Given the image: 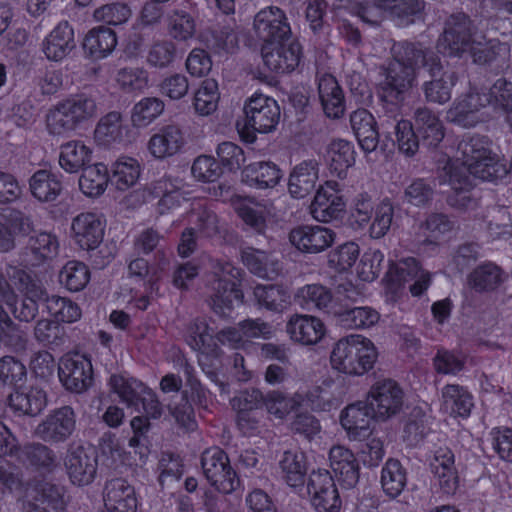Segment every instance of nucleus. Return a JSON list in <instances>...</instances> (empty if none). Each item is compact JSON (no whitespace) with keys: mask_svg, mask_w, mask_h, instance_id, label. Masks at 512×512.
Returning <instances> with one entry per match:
<instances>
[{"mask_svg":"<svg viewBox=\"0 0 512 512\" xmlns=\"http://www.w3.org/2000/svg\"><path fill=\"white\" fill-rule=\"evenodd\" d=\"M455 159L450 160L443 168L444 181L455 191L449 198L452 206L467 208L470 197L468 189L472 186L471 176L484 181H497L507 174L512 177V156L509 168L500 155L493 153L491 142L486 137L475 136L459 145Z\"/></svg>","mask_w":512,"mask_h":512,"instance_id":"1","label":"nucleus"},{"mask_svg":"<svg viewBox=\"0 0 512 512\" xmlns=\"http://www.w3.org/2000/svg\"><path fill=\"white\" fill-rule=\"evenodd\" d=\"M503 116L512 128V82L498 79L487 93L471 89L459 96L446 113L448 121L469 128Z\"/></svg>","mask_w":512,"mask_h":512,"instance_id":"2","label":"nucleus"},{"mask_svg":"<svg viewBox=\"0 0 512 512\" xmlns=\"http://www.w3.org/2000/svg\"><path fill=\"white\" fill-rule=\"evenodd\" d=\"M393 53L394 60L380 73L378 87L383 102L398 106L404 101L413 86L414 64L417 65L421 59L423 65L429 67L433 76L438 64L435 59L428 57L422 50H418L410 44L394 45Z\"/></svg>","mask_w":512,"mask_h":512,"instance_id":"3","label":"nucleus"},{"mask_svg":"<svg viewBox=\"0 0 512 512\" xmlns=\"http://www.w3.org/2000/svg\"><path fill=\"white\" fill-rule=\"evenodd\" d=\"M133 436L128 441V449L115 434L105 435L100 444L101 455L110 468L120 473L143 467L148 461L150 449L142 443L149 429L145 417L136 416L130 422Z\"/></svg>","mask_w":512,"mask_h":512,"instance_id":"4","label":"nucleus"},{"mask_svg":"<svg viewBox=\"0 0 512 512\" xmlns=\"http://www.w3.org/2000/svg\"><path fill=\"white\" fill-rule=\"evenodd\" d=\"M242 113V118L237 122V131L240 138L249 144L257 140L258 134L274 132L281 115L278 102L259 91L245 99Z\"/></svg>","mask_w":512,"mask_h":512,"instance_id":"5","label":"nucleus"},{"mask_svg":"<svg viewBox=\"0 0 512 512\" xmlns=\"http://www.w3.org/2000/svg\"><path fill=\"white\" fill-rule=\"evenodd\" d=\"M378 358V349L369 338L355 334L339 340L332 349L333 370L350 376H361L371 370Z\"/></svg>","mask_w":512,"mask_h":512,"instance_id":"6","label":"nucleus"},{"mask_svg":"<svg viewBox=\"0 0 512 512\" xmlns=\"http://www.w3.org/2000/svg\"><path fill=\"white\" fill-rule=\"evenodd\" d=\"M438 51L445 56H470L475 63H486L501 52L505 53L507 47L498 45L493 41L486 42L481 35H472L464 25L447 29L439 39Z\"/></svg>","mask_w":512,"mask_h":512,"instance_id":"7","label":"nucleus"},{"mask_svg":"<svg viewBox=\"0 0 512 512\" xmlns=\"http://www.w3.org/2000/svg\"><path fill=\"white\" fill-rule=\"evenodd\" d=\"M109 385L127 407L141 411V406L147 416L153 419L161 415V407L155 394L142 382L126 374H115L111 376Z\"/></svg>","mask_w":512,"mask_h":512,"instance_id":"8","label":"nucleus"},{"mask_svg":"<svg viewBox=\"0 0 512 512\" xmlns=\"http://www.w3.org/2000/svg\"><path fill=\"white\" fill-rule=\"evenodd\" d=\"M408 280H414L410 287L413 296L421 295L428 287L430 274L419 268L414 258H405L397 263H391L383 280L387 301L394 302L398 292Z\"/></svg>","mask_w":512,"mask_h":512,"instance_id":"9","label":"nucleus"},{"mask_svg":"<svg viewBox=\"0 0 512 512\" xmlns=\"http://www.w3.org/2000/svg\"><path fill=\"white\" fill-rule=\"evenodd\" d=\"M214 273L212 308L218 314L227 315L242 303L243 293L238 288L241 273L230 263L218 264Z\"/></svg>","mask_w":512,"mask_h":512,"instance_id":"10","label":"nucleus"},{"mask_svg":"<svg viewBox=\"0 0 512 512\" xmlns=\"http://www.w3.org/2000/svg\"><path fill=\"white\" fill-rule=\"evenodd\" d=\"M352 14L364 22L376 24L386 16L404 17L420 11L419 0H385L383 4L375 1L352 0L345 6Z\"/></svg>","mask_w":512,"mask_h":512,"instance_id":"11","label":"nucleus"},{"mask_svg":"<svg viewBox=\"0 0 512 512\" xmlns=\"http://www.w3.org/2000/svg\"><path fill=\"white\" fill-rule=\"evenodd\" d=\"M365 401L377 421H386L402 410L403 391L393 380H380L371 386Z\"/></svg>","mask_w":512,"mask_h":512,"instance_id":"12","label":"nucleus"},{"mask_svg":"<svg viewBox=\"0 0 512 512\" xmlns=\"http://www.w3.org/2000/svg\"><path fill=\"white\" fill-rule=\"evenodd\" d=\"M345 210L346 202L338 182L327 180L319 185L310 205V213L316 221L330 223L338 220Z\"/></svg>","mask_w":512,"mask_h":512,"instance_id":"13","label":"nucleus"},{"mask_svg":"<svg viewBox=\"0 0 512 512\" xmlns=\"http://www.w3.org/2000/svg\"><path fill=\"white\" fill-rule=\"evenodd\" d=\"M202 469L208 482L220 492L230 493L239 485L227 455L219 448H210L203 453Z\"/></svg>","mask_w":512,"mask_h":512,"instance_id":"14","label":"nucleus"},{"mask_svg":"<svg viewBox=\"0 0 512 512\" xmlns=\"http://www.w3.org/2000/svg\"><path fill=\"white\" fill-rule=\"evenodd\" d=\"M261 54L263 63L270 72L283 74L290 73L298 67L302 49L300 44L289 36L284 40L263 44Z\"/></svg>","mask_w":512,"mask_h":512,"instance_id":"15","label":"nucleus"},{"mask_svg":"<svg viewBox=\"0 0 512 512\" xmlns=\"http://www.w3.org/2000/svg\"><path fill=\"white\" fill-rule=\"evenodd\" d=\"M307 494L316 512H339L341 509L337 487L327 470L318 469L309 475Z\"/></svg>","mask_w":512,"mask_h":512,"instance_id":"16","label":"nucleus"},{"mask_svg":"<svg viewBox=\"0 0 512 512\" xmlns=\"http://www.w3.org/2000/svg\"><path fill=\"white\" fill-rule=\"evenodd\" d=\"M153 195L161 196L157 206V211L161 215L178 208L183 200L178 185L171 179L164 178L154 183L152 187L134 190L126 197V201L130 207L135 208L149 202Z\"/></svg>","mask_w":512,"mask_h":512,"instance_id":"17","label":"nucleus"},{"mask_svg":"<svg viewBox=\"0 0 512 512\" xmlns=\"http://www.w3.org/2000/svg\"><path fill=\"white\" fill-rule=\"evenodd\" d=\"M290 244L299 252L319 254L330 248L336 240V232L319 224L299 225L288 235Z\"/></svg>","mask_w":512,"mask_h":512,"instance_id":"18","label":"nucleus"},{"mask_svg":"<svg viewBox=\"0 0 512 512\" xmlns=\"http://www.w3.org/2000/svg\"><path fill=\"white\" fill-rule=\"evenodd\" d=\"M374 417L365 400L345 406L339 414V422L350 441H363L374 431Z\"/></svg>","mask_w":512,"mask_h":512,"instance_id":"19","label":"nucleus"},{"mask_svg":"<svg viewBox=\"0 0 512 512\" xmlns=\"http://www.w3.org/2000/svg\"><path fill=\"white\" fill-rule=\"evenodd\" d=\"M106 221L96 212H82L71 222V238L83 250H94L103 241Z\"/></svg>","mask_w":512,"mask_h":512,"instance_id":"20","label":"nucleus"},{"mask_svg":"<svg viewBox=\"0 0 512 512\" xmlns=\"http://www.w3.org/2000/svg\"><path fill=\"white\" fill-rule=\"evenodd\" d=\"M59 379L67 390L76 393L86 391L93 381L90 359L80 354L64 356L59 364Z\"/></svg>","mask_w":512,"mask_h":512,"instance_id":"21","label":"nucleus"},{"mask_svg":"<svg viewBox=\"0 0 512 512\" xmlns=\"http://www.w3.org/2000/svg\"><path fill=\"white\" fill-rule=\"evenodd\" d=\"M185 145L184 131L177 125L169 124L150 136L146 149L151 158L164 161L182 153Z\"/></svg>","mask_w":512,"mask_h":512,"instance_id":"22","label":"nucleus"},{"mask_svg":"<svg viewBox=\"0 0 512 512\" xmlns=\"http://www.w3.org/2000/svg\"><path fill=\"white\" fill-rule=\"evenodd\" d=\"M253 31L264 44L284 40L291 34L285 13L274 6L263 8L255 15Z\"/></svg>","mask_w":512,"mask_h":512,"instance_id":"23","label":"nucleus"},{"mask_svg":"<svg viewBox=\"0 0 512 512\" xmlns=\"http://www.w3.org/2000/svg\"><path fill=\"white\" fill-rule=\"evenodd\" d=\"M64 466L72 484L86 486L93 482L97 471V460L92 449L82 446L68 450Z\"/></svg>","mask_w":512,"mask_h":512,"instance_id":"24","label":"nucleus"},{"mask_svg":"<svg viewBox=\"0 0 512 512\" xmlns=\"http://www.w3.org/2000/svg\"><path fill=\"white\" fill-rule=\"evenodd\" d=\"M76 427L75 413L70 407L50 412L37 426L35 434L43 440L60 442L69 438Z\"/></svg>","mask_w":512,"mask_h":512,"instance_id":"25","label":"nucleus"},{"mask_svg":"<svg viewBox=\"0 0 512 512\" xmlns=\"http://www.w3.org/2000/svg\"><path fill=\"white\" fill-rule=\"evenodd\" d=\"M186 341L189 346L198 351V362L202 370L213 377L214 373L210 369L217 366L218 361L217 346L213 338L208 333V327L204 322L195 323L188 330Z\"/></svg>","mask_w":512,"mask_h":512,"instance_id":"26","label":"nucleus"},{"mask_svg":"<svg viewBox=\"0 0 512 512\" xmlns=\"http://www.w3.org/2000/svg\"><path fill=\"white\" fill-rule=\"evenodd\" d=\"M138 497L135 487L127 480H110L105 487V512H137Z\"/></svg>","mask_w":512,"mask_h":512,"instance_id":"27","label":"nucleus"},{"mask_svg":"<svg viewBox=\"0 0 512 512\" xmlns=\"http://www.w3.org/2000/svg\"><path fill=\"white\" fill-rule=\"evenodd\" d=\"M273 334V329L266 323L258 320H246L241 322L236 328L222 330L217 340L222 345H227L234 349L245 348L252 339L269 338Z\"/></svg>","mask_w":512,"mask_h":512,"instance_id":"28","label":"nucleus"},{"mask_svg":"<svg viewBox=\"0 0 512 512\" xmlns=\"http://www.w3.org/2000/svg\"><path fill=\"white\" fill-rule=\"evenodd\" d=\"M320 165L315 159L296 164L289 174L288 191L295 199H304L315 190L319 181Z\"/></svg>","mask_w":512,"mask_h":512,"instance_id":"29","label":"nucleus"},{"mask_svg":"<svg viewBox=\"0 0 512 512\" xmlns=\"http://www.w3.org/2000/svg\"><path fill=\"white\" fill-rule=\"evenodd\" d=\"M440 412L453 418L467 419L474 407L472 394L458 384H447L440 392Z\"/></svg>","mask_w":512,"mask_h":512,"instance_id":"30","label":"nucleus"},{"mask_svg":"<svg viewBox=\"0 0 512 512\" xmlns=\"http://www.w3.org/2000/svg\"><path fill=\"white\" fill-rule=\"evenodd\" d=\"M290 339L302 345H315L326 335L324 323L312 315L295 314L286 325Z\"/></svg>","mask_w":512,"mask_h":512,"instance_id":"31","label":"nucleus"},{"mask_svg":"<svg viewBox=\"0 0 512 512\" xmlns=\"http://www.w3.org/2000/svg\"><path fill=\"white\" fill-rule=\"evenodd\" d=\"M429 465L434 479L443 492L447 494L455 492L459 478L453 452L448 447L436 449Z\"/></svg>","mask_w":512,"mask_h":512,"instance_id":"32","label":"nucleus"},{"mask_svg":"<svg viewBox=\"0 0 512 512\" xmlns=\"http://www.w3.org/2000/svg\"><path fill=\"white\" fill-rule=\"evenodd\" d=\"M75 46L74 29L64 21L55 26L44 38L42 50L48 60L59 62L65 59Z\"/></svg>","mask_w":512,"mask_h":512,"instance_id":"33","label":"nucleus"},{"mask_svg":"<svg viewBox=\"0 0 512 512\" xmlns=\"http://www.w3.org/2000/svg\"><path fill=\"white\" fill-rule=\"evenodd\" d=\"M93 153L85 141L72 139L60 145L58 164L66 173L77 174L91 163Z\"/></svg>","mask_w":512,"mask_h":512,"instance_id":"34","label":"nucleus"},{"mask_svg":"<svg viewBox=\"0 0 512 512\" xmlns=\"http://www.w3.org/2000/svg\"><path fill=\"white\" fill-rule=\"evenodd\" d=\"M108 169L111 185L119 192L132 189L139 182L143 171L139 160L127 155L117 157Z\"/></svg>","mask_w":512,"mask_h":512,"instance_id":"35","label":"nucleus"},{"mask_svg":"<svg viewBox=\"0 0 512 512\" xmlns=\"http://www.w3.org/2000/svg\"><path fill=\"white\" fill-rule=\"evenodd\" d=\"M330 467L346 488L354 487L359 480V464L354 453L343 445H335L329 452Z\"/></svg>","mask_w":512,"mask_h":512,"instance_id":"36","label":"nucleus"},{"mask_svg":"<svg viewBox=\"0 0 512 512\" xmlns=\"http://www.w3.org/2000/svg\"><path fill=\"white\" fill-rule=\"evenodd\" d=\"M263 399L264 396L258 390L241 392L232 399V407L237 412V424L244 434L252 435L257 431L255 410L263 405Z\"/></svg>","mask_w":512,"mask_h":512,"instance_id":"37","label":"nucleus"},{"mask_svg":"<svg viewBox=\"0 0 512 512\" xmlns=\"http://www.w3.org/2000/svg\"><path fill=\"white\" fill-rule=\"evenodd\" d=\"M324 161L332 175L343 179L347 176L348 170L355 164V147L350 141L335 139L328 144Z\"/></svg>","mask_w":512,"mask_h":512,"instance_id":"38","label":"nucleus"},{"mask_svg":"<svg viewBox=\"0 0 512 512\" xmlns=\"http://www.w3.org/2000/svg\"><path fill=\"white\" fill-rule=\"evenodd\" d=\"M350 125L361 149L366 153L375 151L379 133L373 114L366 109H357L350 115Z\"/></svg>","mask_w":512,"mask_h":512,"instance_id":"39","label":"nucleus"},{"mask_svg":"<svg viewBox=\"0 0 512 512\" xmlns=\"http://www.w3.org/2000/svg\"><path fill=\"white\" fill-rule=\"evenodd\" d=\"M282 178L281 169L270 161L250 163L241 172L242 182L257 189L273 188L280 183Z\"/></svg>","mask_w":512,"mask_h":512,"instance_id":"40","label":"nucleus"},{"mask_svg":"<svg viewBox=\"0 0 512 512\" xmlns=\"http://www.w3.org/2000/svg\"><path fill=\"white\" fill-rule=\"evenodd\" d=\"M117 35L110 28L97 26L84 36L82 47L84 53L93 60H102L112 54L117 46Z\"/></svg>","mask_w":512,"mask_h":512,"instance_id":"41","label":"nucleus"},{"mask_svg":"<svg viewBox=\"0 0 512 512\" xmlns=\"http://www.w3.org/2000/svg\"><path fill=\"white\" fill-rule=\"evenodd\" d=\"M110 180L108 166L103 162L89 164L83 170L78 179V187L81 193L88 198H99L107 188Z\"/></svg>","mask_w":512,"mask_h":512,"instance_id":"42","label":"nucleus"},{"mask_svg":"<svg viewBox=\"0 0 512 512\" xmlns=\"http://www.w3.org/2000/svg\"><path fill=\"white\" fill-rule=\"evenodd\" d=\"M318 94L325 115L338 119L345 112L344 94L335 77L325 74L319 78Z\"/></svg>","mask_w":512,"mask_h":512,"instance_id":"43","label":"nucleus"},{"mask_svg":"<svg viewBox=\"0 0 512 512\" xmlns=\"http://www.w3.org/2000/svg\"><path fill=\"white\" fill-rule=\"evenodd\" d=\"M304 405V398L301 392H296L288 397L279 391L268 392L263 399V406L272 421L284 423L288 416L297 408Z\"/></svg>","mask_w":512,"mask_h":512,"instance_id":"44","label":"nucleus"},{"mask_svg":"<svg viewBox=\"0 0 512 512\" xmlns=\"http://www.w3.org/2000/svg\"><path fill=\"white\" fill-rule=\"evenodd\" d=\"M126 132L120 113L111 112L99 120L94 130V141L97 146L108 148L121 143Z\"/></svg>","mask_w":512,"mask_h":512,"instance_id":"45","label":"nucleus"},{"mask_svg":"<svg viewBox=\"0 0 512 512\" xmlns=\"http://www.w3.org/2000/svg\"><path fill=\"white\" fill-rule=\"evenodd\" d=\"M29 188L39 202H53L62 192V182L57 174L43 169L30 177Z\"/></svg>","mask_w":512,"mask_h":512,"instance_id":"46","label":"nucleus"},{"mask_svg":"<svg viewBox=\"0 0 512 512\" xmlns=\"http://www.w3.org/2000/svg\"><path fill=\"white\" fill-rule=\"evenodd\" d=\"M12 409L25 415H36L46 406V395L38 387L25 386L10 395Z\"/></svg>","mask_w":512,"mask_h":512,"instance_id":"47","label":"nucleus"},{"mask_svg":"<svg viewBox=\"0 0 512 512\" xmlns=\"http://www.w3.org/2000/svg\"><path fill=\"white\" fill-rule=\"evenodd\" d=\"M220 91L218 82L213 78L204 79L193 92L192 106L197 115L213 114L219 104Z\"/></svg>","mask_w":512,"mask_h":512,"instance_id":"48","label":"nucleus"},{"mask_svg":"<svg viewBox=\"0 0 512 512\" xmlns=\"http://www.w3.org/2000/svg\"><path fill=\"white\" fill-rule=\"evenodd\" d=\"M232 205L237 215L249 227L257 232H262L266 226V207L249 197L237 196L232 200Z\"/></svg>","mask_w":512,"mask_h":512,"instance_id":"49","label":"nucleus"},{"mask_svg":"<svg viewBox=\"0 0 512 512\" xmlns=\"http://www.w3.org/2000/svg\"><path fill=\"white\" fill-rule=\"evenodd\" d=\"M165 111V103L158 97H143L130 112V121L135 128H146L154 123Z\"/></svg>","mask_w":512,"mask_h":512,"instance_id":"50","label":"nucleus"},{"mask_svg":"<svg viewBox=\"0 0 512 512\" xmlns=\"http://www.w3.org/2000/svg\"><path fill=\"white\" fill-rule=\"evenodd\" d=\"M279 466L282 478L290 487L303 488L307 464L302 452H285Z\"/></svg>","mask_w":512,"mask_h":512,"instance_id":"51","label":"nucleus"},{"mask_svg":"<svg viewBox=\"0 0 512 512\" xmlns=\"http://www.w3.org/2000/svg\"><path fill=\"white\" fill-rule=\"evenodd\" d=\"M68 109L75 128L92 119L97 114L95 99L86 93L71 95L63 99V105Z\"/></svg>","mask_w":512,"mask_h":512,"instance_id":"52","label":"nucleus"},{"mask_svg":"<svg viewBox=\"0 0 512 512\" xmlns=\"http://www.w3.org/2000/svg\"><path fill=\"white\" fill-rule=\"evenodd\" d=\"M407 483L406 471L398 460L389 459L381 471V485L386 495L399 496Z\"/></svg>","mask_w":512,"mask_h":512,"instance_id":"53","label":"nucleus"},{"mask_svg":"<svg viewBox=\"0 0 512 512\" xmlns=\"http://www.w3.org/2000/svg\"><path fill=\"white\" fill-rule=\"evenodd\" d=\"M358 259L353 269L357 280L364 283L375 281L381 273L384 254L378 249L370 248Z\"/></svg>","mask_w":512,"mask_h":512,"instance_id":"54","label":"nucleus"},{"mask_svg":"<svg viewBox=\"0 0 512 512\" xmlns=\"http://www.w3.org/2000/svg\"><path fill=\"white\" fill-rule=\"evenodd\" d=\"M88 266L80 261H68L59 273L60 283L71 292L83 290L90 281Z\"/></svg>","mask_w":512,"mask_h":512,"instance_id":"55","label":"nucleus"},{"mask_svg":"<svg viewBox=\"0 0 512 512\" xmlns=\"http://www.w3.org/2000/svg\"><path fill=\"white\" fill-rule=\"evenodd\" d=\"M167 31L177 42H187L196 35L195 19L185 11H174L167 16Z\"/></svg>","mask_w":512,"mask_h":512,"instance_id":"56","label":"nucleus"},{"mask_svg":"<svg viewBox=\"0 0 512 512\" xmlns=\"http://www.w3.org/2000/svg\"><path fill=\"white\" fill-rule=\"evenodd\" d=\"M241 259L252 273L261 278H273L278 273L276 263L262 250L245 248L241 253Z\"/></svg>","mask_w":512,"mask_h":512,"instance_id":"57","label":"nucleus"},{"mask_svg":"<svg viewBox=\"0 0 512 512\" xmlns=\"http://www.w3.org/2000/svg\"><path fill=\"white\" fill-rule=\"evenodd\" d=\"M359 255V245L354 241H347L329 252L328 264L339 273L348 272L356 264Z\"/></svg>","mask_w":512,"mask_h":512,"instance_id":"58","label":"nucleus"},{"mask_svg":"<svg viewBox=\"0 0 512 512\" xmlns=\"http://www.w3.org/2000/svg\"><path fill=\"white\" fill-rule=\"evenodd\" d=\"M416 125L424 143L429 146L437 145L444 137L441 122L427 109L417 111Z\"/></svg>","mask_w":512,"mask_h":512,"instance_id":"59","label":"nucleus"},{"mask_svg":"<svg viewBox=\"0 0 512 512\" xmlns=\"http://www.w3.org/2000/svg\"><path fill=\"white\" fill-rule=\"evenodd\" d=\"M295 301L303 309H322L331 301V294L324 286L311 284L298 289Z\"/></svg>","mask_w":512,"mask_h":512,"instance_id":"60","label":"nucleus"},{"mask_svg":"<svg viewBox=\"0 0 512 512\" xmlns=\"http://www.w3.org/2000/svg\"><path fill=\"white\" fill-rule=\"evenodd\" d=\"M62 105L63 99L51 106L47 111L45 118L46 128L52 135L61 136L76 129L68 109Z\"/></svg>","mask_w":512,"mask_h":512,"instance_id":"61","label":"nucleus"},{"mask_svg":"<svg viewBox=\"0 0 512 512\" xmlns=\"http://www.w3.org/2000/svg\"><path fill=\"white\" fill-rule=\"evenodd\" d=\"M503 280V273L498 266L493 263H485L471 273L469 284L477 290H492Z\"/></svg>","mask_w":512,"mask_h":512,"instance_id":"62","label":"nucleus"},{"mask_svg":"<svg viewBox=\"0 0 512 512\" xmlns=\"http://www.w3.org/2000/svg\"><path fill=\"white\" fill-rule=\"evenodd\" d=\"M378 311L371 307H356L339 315L340 322L349 328L369 329L380 320Z\"/></svg>","mask_w":512,"mask_h":512,"instance_id":"63","label":"nucleus"},{"mask_svg":"<svg viewBox=\"0 0 512 512\" xmlns=\"http://www.w3.org/2000/svg\"><path fill=\"white\" fill-rule=\"evenodd\" d=\"M132 16V9L123 2H113L95 9L93 17L97 22L118 26L126 23Z\"/></svg>","mask_w":512,"mask_h":512,"instance_id":"64","label":"nucleus"}]
</instances>
